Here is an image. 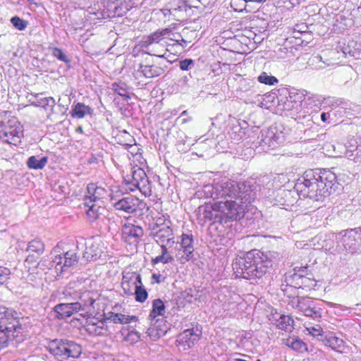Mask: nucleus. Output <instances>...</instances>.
<instances>
[{"mask_svg": "<svg viewBox=\"0 0 361 361\" xmlns=\"http://www.w3.org/2000/svg\"><path fill=\"white\" fill-rule=\"evenodd\" d=\"M308 27L306 24H300V25H296L295 27V31H297L300 33H305L307 32Z\"/></svg>", "mask_w": 361, "mask_h": 361, "instance_id": "63", "label": "nucleus"}, {"mask_svg": "<svg viewBox=\"0 0 361 361\" xmlns=\"http://www.w3.org/2000/svg\"><path fill=\"white\" fill-rule=\"evenodd\" d=\"M339 183L336 174L331 170L317 169L306 171L297 180L294 188L304 198L323 201L325 197L338 189Z\"/></svg>", "mask_w": 361, "mask_h": 361, "instance_id": "1", "label": "nucleus"}, {"mask_svg": "<svg viewBox=\"0 0 361 361\" xmlns=\"http://www.w3.org/2000/svg\"><path fill=\"white\" fill-rule=\"evenodd\" d=\"M104 189L101 187H97L94 183H90L87 186V191L88 195L85 196V200H92L93 202H97L99 200L101 192Z\"/></svg>", "mask_w": 361, "mask_h": 361, "instance_id": "43", "label": "nucleus"}, {"mask_svg": "<svg viewBox=\"0 0 361 361\" xmlns=\"http://www.w3.org/2000/svg\"><path fill=\"white\" fill-rule=\"evenodd\" d=\"M11 23L15 28L20 31L24 30L28 24L27 21L20 18L17 16L11 18Z\"/></svg>", "mask_w": 361, "mask_h": 361, "instance_id": "50", "label": "nucleus"}, {"mask_svg": "<svg viewBox=\"0 0 361 361\" xmlns=\"http://www.w3.org/2000/svg\"><path fill=\"white\" fill-rule=\"evenodd\" d=\"M166 307L164 301L159 298L152 301V310L147 319L149 326L146 334L154 340L164 336L167 331L168 327L163 319L165 317Z\"/></svg>", "mask_w": 361, "mask_h": 361, "instance_id": "5", "label": "nucleus"}, {"mask_svg": "<svg viewBox=\"0 0 361 361\" xmlns=\"http://www.w3.org/2000/svg\"><path fill=\"white\" fill-rule=\"evenodd\" d=\"M160 32H161V35L163 37V38H169L171 33H172V30L171 28H169V27H166L164 29H161V30H159Z\"/></svg>", "mask_w": 361, "mask_h": 361, "instance_id": "64", "label": "nucleus"}, {"mask_svg": "<svg viewBox=\"0 0 361 361\" xmlns=\"http://www.w3.org/2000/svg\"><path fill=\"white\" fill-rule=\"evenodd\" d=\"M192 7L198 8L199 5H190L188 1L185 0H174L171 3L169 12L176 16L178 12H187L188 9H190Z\"/></svg>", "mask_w": 361, "mask_h": 361, "instance_id": "35", "label": "nucleus"}, {"mask_svg": "<svg viewBox=\"0 0 361 361\" xmlns=\"http://www.w3.org/2000/svg\"><path fill=\"white\" fill-rule=\"evenodd\" d=\"M44 250L45 245L40 238H37L29 241L25 249V252H28L25 262L30 264L36 263Z\"/></svg>", "mask_w": 361, "mask_h": 361, "instance_id": "16", "label": "nucleus"}, {"mask_svg": "<svg viewBox=\"0 0 361 361\" xmlns=\"http://www.w3.org/2000/svg\"><path fill=\"white\" fill-rule=\"evenodd\" d=\"M25 319L13 309L0 305V351L13 341L18 343L24 340Z\"/></svg>", "mask_w": 361, "mask_h": 361, "instance_id": "2", "label": "nucleus"}, {"mask_svg": "<svg viewBox=\"0 0 361 361\" xmlns=\"http://www.w3.org/2000/svg\"><path fill=\"white\" fill-rule=\"evenodd\" d=\"M51 54L59 61H61L66 63H69L71 62V60L68 59L66 54L62 51V49L58 47L53 48Z\"/></svg>", "mask_w": 361, "mask_h": 361, "instance_id": "51", "label": "nucleus"}, {"mask_svg": "<svg viewBox=\"0 0 361 361\" xmlns=\"http://www.w3.org/2000/svg\"><path fill=\"white\" fill-rule=\"evenodd\" d=\"M272 262L259 250L247 252L243 257L235 258L232 264L235 277L245 279L261 278L271 267Z\"/></svg>", "mask_w": 361, "mask_h": 361, "instance_id": "3", "label": "nucleus"}, {"mask_svg": "<svg viewBox=\"0 0 361 361\" xmlns=\"http://www.w3.org/2000/svg\"><path fill=\"white\" fill-rule=\"evenodd\" d=\"M164 39L161 32L159 30L155 31L149 35L147 39L142 42V47L145 49V53L158 58H166V53L161 54L159 51L157 53V47L161 46V42Z\"/></svg>", "mask_w": 361, "mask_h": 361, "instance_id": "14", "label": "nucleus"}, {"mask_svg": "<svg viewBox=\"0 0 361 361\" xmlns=\"http://www.w3.org/2000/svg\"><path fill=\"white\" fill-rule=\"evenodd\" d=\"M335 74L340 82L346 84L352 80L353 77L356 75V72L351 66L346 65L339 67L336 71Z\"/></svg>", "mask_w": 361, "mask_h": 361, "instance_id": "30", "label": "nucleus"}, {"mask_svg": "<svg viewBox=\"0 0 361 361\" xmlns=\"http://www.w3.org/2000/svg\"><path fill=\"white\" fill-rule=\"evenodd\" d=\"M158 228L156 231L153 232V238L155 240V241L161 245H166L165 243L166 242L167 244L170 243L171 242L172 243H174L173 241V231L169 226H163L161 227H159L158 224H156L152 230L154 231L155 229Z\"/></svg>", "mask_w": 361, "mask_h": 361, "instance_id": "19", "label": "nucleus"}, {"mask_svg": "<svg viewBox=\"0 0 361 361\" xmlns=\"http://www.w3.org/2000/svg\"><path fill=\"white\" fill-rule=\"evenodd\" d=\"M102 310L103 313L101 314V317H104V319L109 323L120 324H130L132 322H135L137 319L135 316H128L112 311H106V308L103 307Z\"/></svg>", "mask_w": 361, "mask_h": 361, "instance_id": "20", "label": "nucleus"}, {"mask_svg": "<svg viewBox=\"0 0 361 361\" xmlns=\"http://www.w3.org/2000/svg\"><path fill=\"white\" fill-rule=\"evenodd\" d=\"M97 202L92 200H85L84 203L85 207L87 208L86 211L87 216L93 220L99 217V214H101V210H104V208L97 205Z\"/></svg>", "mask_w": 361, "mask_h": 361, "instance_id": "38", "label": "nucleus"}, {"mask_svg": "<svg viewBox=\"0 0 361 361\" xmlns=\"http://www.w3.org/2000/svg\"><path fill=\"white\" fill-rule=\"evenodd\" d=\"M161 254L152 259V264H157L158 263L168 264L172 263L174 260L173 257L169 254L166 245H161Z\"/></svg>", "mask_w": 361, "mask_h": 361, "instance_id": "40", "label": "nucleus"}, {"mask_svg": "<svg viewBox=\"0 0 361 361\" xmlns=\"http://www.w3.org/2000/svg\"><path fill=\"white\" fill-rule=\"evenodd\" d=\"M111 89L123 97L125 101H128L131 99L130 93L132 87L122 80L113 82L111 85Z\"/></svg>", "mask_w": 361, "mask_h": 361, "instance_id": "31", "label": "nucleus"}, {"mask_svg": "<svg viewBox=\"0 0 361 361\" xmlns=\"http://www.w3.org/2000/svg\"><path fill=\"white\" fill-rule=\"evenodd\" d=\"M23 135V129L18 118L9 111L0 113V140L16 145Z\"/></svg>", "mask_w": 361, "mask_h": 361, "instance_id": "4", "label": "nucleus"}, {"mask_svg": "<svg viewBox=\"0 0 361 361\" xmlns=\"http://www.w3.org/2000/svg\"><path fill=\"white\" fill-rule=\"evenodd\" d=\"M262 143L272 148L276 147V144L283 142L284 140L282 132L277 134L276 127H271L265 133H262Z\"/></svg>", "mask_w": 361, "mask_h": 361, "instance_id": "21", "label": "nucleus"}, {"mask_svg": "<svg viewBox=\"0 0 361 361\" xmlns=\"http://www.w3.org/2000/svg\"><path fill=\"white\" fill-rule=\"evenodd\" d=\"M228 125V134L230 135L231 138L234 140H239L242 139L244 132L239 122L235 118L229 116Z\"/></svg>", "mask_w": 361, "mask_h": 361, "instance_id": "34", "label": "nucleus"}, {"mask_svg": "<svg viewBox=\"0 0 361 361\" xmlns=\"http://www.w3.org/2000/svg\"><path fill=\"white\" fill-rule=\"evenodd\" d=\"M343 52L345 56L348 54L350 56L352 57H356L357 54H358V51L357 50H353L350 48V47H343Z\"/></svg>", "mask_w": 361, "mask_h": 361, "instance_id": "61", "label": "nucleus"}, {"mask_svg": "<svg viewBox=\"0 0 361 361\" xmlns=\"http://www.w3.org/2000/svg\"><path fill=\"white\" fill-rule=\"evenodd\" d=\"M288 345L300 353H303L307 350L306 343L299 338H293L291 341L288 340Z\"/></svg>", "mask_w": 361, "mask_h": 361, "instance_id": "44", "label": "nucleus"}, {"mask_svg": "<svg viewBox=\"0 0 361 361\" xmlns=\"http://www.w3.org/2000/svg\"><path fill=\"white\" fill-rule=\"evenodd\" d=\"M102 251L100 244L97 242H88L82 255V259L86 262L97 260L101 257Z\"/></svg>", "mask_w": 361, "mask_h": 361, "instance_id": "26", "label": "nucleus"}, {"mask_svg": "<svg viewBox=\"0 0 361 361\" xmlns=\"http://www.w3.org/2000/svg\"><path fill=\"white\" fill-rule=\"evenodd\" d=\"M273 323L280 329L286 331H291L293 329L294 320L288 315L286 314H276L272 315L270 319Z\"/></svg>", "mask_w": 361, "mask_h": 361, "instance_id": "27", "label": "nucleus"}, {"mask_svg": "<svg viewBox=\"0 0 361 361\" xmlns=\"http://www.w3.org/2000/svg\"><path fill=\"white\" fill-rule=\"evenodd\" d=\"M11 274V271L6 267H0V286H2L4 283L8 279Z\"/></svg>", "mask_w": 361, "mask_h": 361, "instance_id": "55", "label": "nucleus"}, {"mask_svg": "<svg viewBox=\"0 0 361 361\" xmlns=\"http://www.w3.org/2000/svg\"><path fill=\"white\" fill-rule=\"evenodd\" d=\"M123 240L129 245H136L141 240L144 231L140 226L125 224L121 229Z\"/></svg>", "mask_w": 361, "mask_h": 361, "instance_id": "15", "label": "nucleus"}, {"mask_svg": "<svg viewBox=\"0 0 361 361\" xmlns=\"http://www.w3.org/2000/svg\"><path fill=\"white\" fill-rule=\"evenodd\" d=\"M137 71L140 72L147 78H153L163 74V69L161 67H157V64H140Z\"/></svg>", "mask_w": 361, "mask_h": 361, "instance_id": "33", "label": "nucleus"}, {"mask_svg": "<svg viewBox=\"0 0 361 361\" xmlns=\"http://www.w3.org/2000/svg\"><path fill=\"white\" fill-rule=\"evenodd\" d=\"M221 66H225L226 62L217 60V61L214 62L212 66L213 72L215 73L216 75L222 73Z\"/></svg>", "mask_w": 361, "mask_h": 361, "instance_id": "57", "label": "nucleus"}, {"mask_svg": "<svg viewBox=\"0 0 361 361\" xmlns=\"http://www.w3.org/2000/svg\"><path fill=\"white\" fill-rule=\"evenodd\" d=\"M295 195L301 196L295 188L294 190H280L277 193V197L279 198L278 201L282 205L292 206L297 201Z\"/></svg>", "mask_w": 361, "mask_h": 361, "instance_id": "28", "label": "nucleus"}, {"mask_svg": "<svg viewBox=\"0 0 361 361\" xmlns=\"http://www.w3.org/2000/svg\"><path fill=\"white\" fill-rule=\"evenodd\" d=\"M47 161V157H42L40 159H37L35 156H31L27 160V166L31 169H42L46 166Z\"/></svg>", "mask_w": 361, "mask_h": 361, "instance_id": "42", "label": "nucleus"}, {"mask_svg": "<svg viewBox=\"0 0 361 361\" xmlns=\"http://www.w3.org/2000/svg\"><path fill=\"white\" fill-rule=\"evenodd\" d=\"M194 65V61L192 59H185L179 62L180 68L182 71H188L190 66Z\"/></svg>", "mask_w": 361, "mask_h": 361, "instance_id": "56", "label": "nucleus"}, {"mask_svg": "<svg viewBox=\"0 0 361 361\" xmlns=\"http://www.w3.org/2000/svg\"><path fill=\"white\" fill-rule=\"evenodd\" d=\"M325 345L330 347L332 350L343 353L347 348L345 342L335 334L329 332L323 337L322 341Z\"/></svg>", "mask_w": 361, "mask_h": 361, "instance_id": "24", "label": "nucleus"}, {"mask_svg": "<svg viewBox=\"0 0 361 361\" xmlns=\"http://www.w3.org/2000/svg\"><path fill=\"white\" fill-rule=\"evenodd\" d=\"M90 295H80V300L75 303L80 304V307L78 308L79 311H82L85 313H90L92 311L97 309V311L102 310L99 306V299H93L89 296Z\"/></svg>", "mask_w": 361, "mask_h": 361, "instance_id": "25", "label": "nucleus"}, {"mask_svg": "<svg viewBox=\"0 0 361 361\" xmlns=\"http://www.w3.org/2000/svg\"><path fill=\"white\" fill-rule=\"evenodd\" d=\"M258 81L261 83L269 85H274L276 83H278L279 80L278 79L272 75H267V73L263 72L262 73L259 77H258Z\"/></svg>", "mask_w": 361, "mask_h": 361, "instance_id": "47", "label": "nucleus"}, {"mask_svg": "<svg viewBox=\"0 0 361 361\" xmlns=\"http://www.w3.org/2000/svg\"><path fill=\"white\" fill-rule=\"evenodd\" d=\"M239 38H240V37H235L234 38H232L231 42H227V51L234 52L235 51L233 50L232 48L238 49L240 47H241L242 42Z\"/></svg>", "mask_w": 361, "mask_h": 361, "instance_id": "54", "label": "nucleus"}, {"mask_svg": "<svg viewBox=\"0 0 361 361\" xmlns=\"http://www.w3.org/2000/svg\"><path fill=\"white\" fill-rule=\"evenodd\" d=\"M257 187L253 180L244 182L231 180L227 182V197H238L244 202H250L256 197Z\"/></svg>", "mask_w": 361, "mask_h": 361, "instance_id": "9", "label": "nucleus"}, {"mask_svg": "<svg viewBox=\"0 0 361 361\" xmlns=\"http://www.w3.org/2000/svg\"><path fill=\"white\" fill-rule=\"evenodd\" d=\"M226 202L218 201L212 206V210L207 212L205 210L204 217L213 222L210 225V228L216 231L219 237L224 238L226 235Z\"/></svg>", "mask_w": 361, "mask_h": 361, "instance_id": "10", "label": "nucleus"}, {"mask_svg": "<svg viewBox=\"0 0 361 361\" xmlns=\"http://www.w3.org/2000/svg\"><path fill=\"white\" fill-rule=\"evenodd\" d=\"M180 37H181V35L179 33L172 32L169 39L170 40L176 42H177L176 45H178V46L181 45L182 47L184 48L183 44L180 43Z\"/></svg>", "mask_w": 361, "mask_h": 361, "instance_id": "62", "label": "nucleus"}, {"mask_svg": "<svg viewBox=\"0 0 361 361\" xmlns=\"http://www.w3.org/2000/svg\"><path fill=\"white\" fill-rule=\"evenodd\" d=\"M80 304L75 302L61 303L54 307L56 317L59 319H64L72 314L78 312Z\"/></svg>", "mask_w": 361, "mask_h": 361, "instance_id": "22", "label": "nucleus"}, {"mask_svg": "<svg viewBox=\"0 0 361 361\" xmlns=\"http://www.w3.org/2000/svg\"><path fill=\"white\" fill-rule=\"evenodd\" d=\"M92 108L81 102H78L72 106V109L70 112L71 116L75 118H82L86 115H92Z\"/></svg>", "mask_w": 361, "mask_h": 361, "instance_id": "32", "label": "nucleus"}, {"mask_svg": "<svg viewBox=\"0 0 361 361\" xmlns=\"http://www.w3.org/2000/svg\"><path fill=\"white\" fill-rule=\"evenodd\" d=\"M121 286L124 293H147L137 272L123 271Z\"/></svg>", "mask_w": 361, "mask_h": 361, "instance_id": "12", "label": "nucleus"}, {"mask_svg": "<svg viewBox=\"0 0 361 361\" xmlns=\"http://www.w3.org/2000/svg\"><path fill=\"white\" fill-rule=\"evenodd\" d=\"M132 174L130 177L127 176L124 178L126 185H129L128 189L134 191L138 189L145 196L150 192V182L145 171L140 168L132 169Z\"/></svg>", "mask_w": 361, "mask_h": 361, "instance_id": "11", "label": "nucleus"}, {"mask_svg": "<svg viewBox=\"0 0 361 361\" xmlns=\"http://www.w3.org/2000/svg\"><path fill=\"white\" fill-rule=\"evenodd\" d=\"M166 277L162 276L160 274H153L151 278V283H160L164 281Z\"/></svg>", "mask_w": 361, "mask_h": 361, "instance_id": "60", "label": "nucleus"}, {"mask_svg": "<svg viewBox=\"0 0 361 361\" xmlns=\"http://www.w3.org/2000/svg\"><path fill=\"white\" fill-rule=\"evenodd\" d=\"M86 331L90 335L94 336L105 335V332L102 331V327H98V324L96 323L88 324L86 327Z\"/></svg>", "mask_w": 361, "mask_h": 361, "instance_id": "48", "label": "nucleus"}, {"mask_svg": "<svg viewBox=\"0 0 361 361\" xmlns=\"http://www.w3.org/2000/svg\"><path fill=\"white\" fill-rule=\"evenodd\" d=\"M42 93L35 94L36 100L32 102V104L35 106L42 107L45 110H50L51 112L54 111V108L56 105L55 99L52 97L40 98L39 95Z\"/></svg>", "mask_w": 361, "mask_h": 361, "instance_id": "36", "label": "nucleus"}, {"mask_svg": "<svg viewBox=\"0 0 361 361\" xmlns=\"http://www.w3.org/2000/svg\"><path fill=\"white\" fill-rule=\"evenodd\" d=\"M194 256V247H180L178 252L176 255L177 260L180 264H185L193 258Z\"/></svg>", "mask_w": 361, "mask_h": 361, "instance_id": "39", "label": "nucleus"}, {"mask_svg": "<svg viewBox=\"0 0 361 361\" xmlns=\"http://www.w3.org/2000/svg\"><path fill=\"white\" fill-rule=\"evenodd\" d=\"M243 203L245 202L238 197L235 200H227V239L228 240H231L243 229L239 220L244 215Z\"/></svg>", "mask_w": 361, "mask_h": 361, "instance_id": "8", "label": "nucleus"}, {"mask_svg": "<svg viewBox=\"0 0 361 361\" xmlns=\"http://www.w3.org/2000/svg\"><path fill=\"white\" fill-rule=\"evenodd\" d=\"M305 331L307 334L312 336L319 341H322L323 337L327 334L324 332L322 328L319 324L312 326L310 324H305Z\"/></svg>", "mask_w": 361, "mask_h": 361, "instance_id": "41", "label": "nucleus"}, {"mask_svg": "<svg viewBox=\"0 0 361 361\" xmlns=\"http://www.w3.org/2000/svg\"><path fill=\"white\" fill-rule=\"evenodd\" d=\"M291 302L293 303V306L296 303L295 307L298 310L310 308L315 309V307L319 306L317 301L307 296H299L297 295L296 296L293 297Z\"/></svg>", "mask_w": 361, "mask_h": 361, "instance_id": "29", "label": "nucleus"}, {"mask_svg": "<svg viewBox=\"0 0 361 361\" xmlns=\"http://www.w3.org/2000/svg\"><path fill=\"white\" fill-rule=\"evenodd\" d=\"M48 348L49 353L60 361L78 358L82 350L80 344L67 338H56L51 341Z\"/></svg>", "mask_w": 361, "mask_h": 361, "instance_id": "7", "label": "nucleus"}, {"mask_svg": "<svg viewBox=\"0 0 361 361\" xmlns=\"http://www.w3.org/2000/svg\"><path fill=\"white\" fill-rule=\"evenodd\" d=\"M78 261V257L75 251L68 250L63 253V256L61 255H55L50 262V265L51 267H54L57 273L59 272L61 274L67 268L75 265Z\"/></svg>", "mask_w": 361, "mask_h": 361, "instance_id": "13", "label": "nucleus"}, {"mask_svg": "<svg viewBox=\"0 0 361 361\" xmlns=\"http://www.w3.org/2000/svg\"><path fill=\"white\" fill-rule=\"evenodd\" d=\"M139 199L129 195L125 197H122L118 201L114 203V207L117 210L123 211L128 214L134 213L137 211V206L139 204Z\"/></svg>", "mask_w": 361, "mask_h": 361, "instance_id": "18", "label": "nucleus"}, {"mask_svg": "<svg viewBox=\"0 0 361 361\" xmlns=\"http://www.w3.org/2000/svg\"><path fill=\"white\" fill-rule=\"evenodd\" d=\"M97 202L92 200H85L84 203L85 207L87 208L86 211L87 216L93 220L99 217V214H101V210H104V208L97 205Z\"/></svg>", "mask_w": 361, "mask_h": 361, "instance_id": "37", "label": "nucleus"}, {"mask_svg": "<svg viewBox=\"0 0 361 361\" xmlns=\"http://www.w3.org/2000/svg\"><path fill=\"white\" fill-rule=\"evenodd\" d=\"M202 335V331L197 327L187 329L180 333L178 338L180 345L191 348L199 341Z\"/></svg>", "mask_w": 361, "mask_h": 361, "instance_id": "17", "label": "nucleus"}, {"mask_svg": "<svg viewBox=\"0 0 361 361\" xmlns=\"http://www.w3.org/2000/svg\"><path fill=\"white\" fill-rule=\"evenodd\" d=\"M213 56L216 58V61H225L226 47H213Z\"/></svg>", "mask_w": 361, "mask_h": 361, "instance_id": "52", "label": "nucleus"}, {"mask_svg": "<svg viewBox=\"0 0 361 361\" xmlns=\"http://www.w3.org/2000/svg\"><path fill=\"white\" fill-rule=\"evenodd\" d=\"M193 247V238L192 235L183 233L180 247Z\"/></svg>", "mask_w": 361, "mask_h": 361, "instance_id": "53", "label": "nucleus"}, {"mask_svg": "<svg viewBox=\"0 0 361 361\" xmlns=\"http://www.w3.org/2000/svg\"><path fill=\"white\" fill-rule=\"evenodd\" d=\"M299 310L303 312L305 316L312 317L314 319H319L322 317V309L319 306L315 307V309L310 308Z\"/></svg>", "mask_w": 361, "mask_h": 361, "instance_id": "49", "label": "nucleus"}, {"mask_svg": "<svg viewBox=\"0 0 361 361\" xmlns=\"http://www.w3.org/2000/svg\"><path fill=\"white\" fill-rule=\"evenodd\" d=\"M293 270L294 273L290 276H293V279L296 276H298L299 278L304 277L311 274L310 267L308 265L294 266Z\"/></svg>", "mask_w": 361, "mask_h": 361, "instance_id": "45", "label": "nucleus"}, {"mask_svg": "<svg viewBox=\"0 0 361 361\" xmlns=\"http://www.w3.org/2000/svg\"><path fill=\"white\" fill-rule=\"evenodd\" d=\"M99 317H98L99 320L96 324H98V327H102V331L105 332V334H106V333L109 331V322H106L104 317H101V315Z\"/></svg>", "mask_w": 361, "mask_h": 361, "instance_id": "58", "label": "nucleus"}, {"mask_svg": "<svg viewBox=\"0 0 361 361\" xmlns=\"http://www.w3.org/2000/svg\"><path fill=\"white\" fill-rule=\"evenodd\" d=\"M301 98L302 96L290 92L288 97H286L285 99H281L279 101V106L281 109L286 111H298L301 106Z\"/></svg>", "mask_w": 361, "mask_h": 361, "instance_id": "23", "label": "nucleus"}, {"mask_svg": "<svg viewBox=\"0 0 361 361\" xmlns=\"http://www.w3.org/2000/svg\"><path fill=\"white\" fill-rule=\"evenodd\" d=\"M336 246L329 247L331 252H346L351 255L361 252V233L350 229L335 235Z\"/></svg>", "mask_w": 361, "mask_h": 361, "instance_id": "6", "label": "nucleus"}, {"mask_svg": "<svg viewBox=\"0 0 361 361\" xmlns=\"http://www.w3.org/2000/svg\"><path fill=\"white\" fill-rule=\"evenodd\" d=\"M247 4H250L249 0H231L230 7L234 11L241 12L246 9Z\"/></svg>", "mask_w": 361, "mask_h": 361, "instance_id": "46", "label": "nucleus"}, {"mask_svg": "<svg viewBox=\"0 0 361 361\" xmlns=\"http://www.w3.org/2000/svg\"><path fill=\"white\" fill-rule=\"evenodd\" d=\"M164 59L163 61L157 63V67H161L163 69V73L165 70L168 68L169 66L172 63V61L168 59V56L166 58H161Z\"/></svg>", "mask_w": 361, "mask_h": 361, "instance_id": "59", "label": "nucleus"}]
</instances>
